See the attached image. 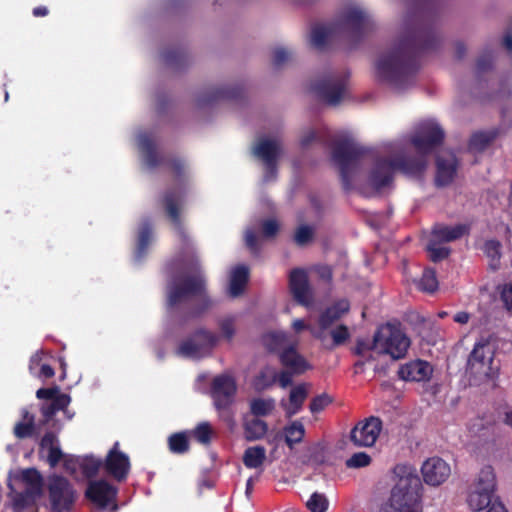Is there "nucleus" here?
Instances as JSON below:
<instances>
[{
  "instance_id": "obj_42",
  "label": "nucleus",
  "mask_w": 512,
  "mask_h": 512,
  "mask_svg": "<svg viewBox=\"0 0 512 512\" xmlns=\"http://www.w3.org/2000/svg\"><path fill=\"white\" fill-rule=\"evenodd\" d=\"M77 463L82 474L87 478L96 476L102 464L99 459L93 456L80 458V460H77Z\"/></svg>"
},
{
  "instance_id": "obj_28",
  "label": "nucleus",
  "mask_w": 512,
  "mask_h": 512,
  "mask_svg": "<svg viewBox=\"0 0 512 512\" xmlns=\"http://www.w3.org/2000/svg\"><path fill=\"white\" fill-rule=\"evenodd\" d=\"M468 233L469 227L465 224H457L455 226L436 224L432 229L431 237L441 243H444L460 239Z\"/></svg>"
},
{
  "instance_id": "obj_57",
  "label": "nucleus",
  "mask_w": 512,
  "mask_h": 512,
  "mask_svg": "<svg viewBox=\"0 0 512 512\" xmlns=\"http://www.w3.org/2000/svg\"><path fill=\"white\" fill-rule=\"evenodd\" d=\"M294 375H296V373L286 368L279 372L275 370L276 383H278L281 388H287L292 384Z\"/></svg>"
},
{
  "instance_id": "obj_63",
  "label": "nucleus",
  "mask_w": 512,
  "mask_h": 512,
  "mask_svg": "<svg viewBox=\"0 0 512 512\" xmlns=\"http://www.w3.org/2000/svg\"><path fill=\"white\" fill-rule=\"evenodd\" d=\"M315 271L319 278L326 282H330L333 277V271L332 268L329 265H318L315 268Z\"/></svg>"
},
{
  "instance_id": "obj_48",
  "label": "nucleus",
  "mask_w": 512,
  "mask_h": 512,
  "mask_svg": "<svg viewBox=\"0 0 512 512\" xmlns=\"http://www.w3.org/2000/svg\"><path fill=\"white\" fill-rule=\"evenodd\" d=\"M306 506L311 512H325L328 509V500L324 494L314 492Z\"/></svg>"
},
{
  "instance_id": "obj_53",
  "label": "nucleus",
  "mask_w": 512,
  "mask_h": 512,
  "mask_svg": "<svg viewBox=\"0 0 512 512\" xmlns=\"http://www.w3.org/2000/svg\"><path fill=\"white\" fill-rule=\"evenodd\" d=\"M340 318L338 312L328 307L319 317V326L321 329L326 330Z\"/></svg>"
},
{
  "instance_id": "obj_30",
  "label": "nucleus",
  "mask_w": 512,
  "mask_h": 512,
  "mask_svg": "<svg viewBox=\"0 0 512 512\" xmlns=\"http://www.w3.org/2000/svg\"><path fill=\"white\" fill-rule=\"evenodd\" d=\"M307 396L308 392L305 384H299L291 389L289 394V403L284 404L282 402L281 404L287 418H291L302 409Z\"/></svg>"
},
{
  "instance_id": "obj_35",
  "label": "nucleus",
  "mask_w": 512,
  "mask_h": 512,
  "mask_svg": "<svg viewBox=\"0 0 512 512\" xmlns=\"http://www.w3.org/2000/svg\"><path fill=\"white\" fill-rule=\"evenodd\" d=\"M244 436L247 441H255L262 439L268 431V425L265 421L259 418L245 420Z\"/></svg>"
},
{
  "instance_id": "obj_15",
  "label": "nucleus",
  "mask_w": 512,
  "mask_h": 512,
  "mask_svg": "<svg viewBox=\"0 0 512 512\" xmlns=\"http://www.w3.org/2000/svg\"><path fill=\"white\" fill-rule=\"evenodd\" d=\"M139 149L142 152L146 164L150 168H156L159 165L166 164L171 169L174 178L181 182L185 174L184 162L179 158L165 159L157 153L155 143L148 134L139 136Z\"/></svg>"
},
{
  "instance_id": "obj_39",
  "label": "nucleus",
  "mask_w": 512,
  "mask_h": 512,
  "mask_svg": "<svg viewBox=\"0 0 512 512\" xmlns=\"http://www.w3.org/2000/svg\"><path fill=\"white\" fill-rule=\"evenodd\" d=\"M284 434L285 443L292 449L295 444L302 442L305 436L304 425L300 421L295 420L284 427Z\"/></svg>"
},
{
  "instance_id": "obj_45",
  "label": "nucleus",
  "mask_w": 512,
  "mask_h": 512,
  "mask_svg": "<svg viewBox=\"0 0 512 512\" xmlns=\"http://www.w3.org/2000/svg\"><path fill=\"white\" fill-rule=\"evenodd\" d=\"M440 244H441V242L433 239L432 237L430 238V240L427 244V251L429 253V258L431 261H433L435 263L446 259L451 252L450 248L443 247Z\"/></svg>"
},
{
  "instance_id": "obj_1",
  "label": "nucleus",
  "mask_w": 512,
  "mask_h": 512,
  "mask_svg": "<svg viewBox=\"0 0 512 512\" xmlns=\"http://www.w3.org/2000/svg\"><path fill=\"white\" fill-rule=\"evenodd\" d=\"M440 44L435 24L424 13L409 15L405 32L397 46L376 62L379 81L397 91H403L415 83L423 53L435 50Z\"/></svg>"
},
{
  "instance_id": "obj_56",
  "label": "nucleus",
  "mask_w": 512,
  "mask_h": 512,
  "mask_svg": "<svg viewBox=\"0 0 512 512\" xmlns=\"http://www.w3.org/2000/svg\"><path fill=\"white\" fill-rule=\"evenodd\" d=\"M219 327L222 333V336L227 340L231 341L235 335V324L234 319L232 317H227L222 319L219 322Z\"/></svg>"
},
{
  "instance_id": "obj_40",
  "label": "nucleus",
  "mask_w": 512,
  "mask_h": 512,
  "mask_svg": "<svg viewBox=\"0 0 512 512\" xmlns=\"http://www.w3.org/2000/svg\"><path fill=\"white\" fill-rule=\"evenodd\" d=\"M39 494L32 493L29 490L15 492L12 496L14 512H22L26 508H34L36 497Z\"/></svg>"
},
{
  "instance_id": "obj_31",
  "label": "nucleus",
  "mask_w": 512,
  "mask_h": 512,
  "mask_svg": "<svg viewBox=\"0 0 512 512\" xmlns=\"http://www.w3.org/2000/svg\"><path fill=\"white\" fill-rule=\"evenodd\" d=\"M261 343L268 352L276 353L278 356L280 355L281 351L291 345L288 343L287 334L277 331L263 334L261 337Z\"/></svg>"
},
{
  "instance_id": "obj_13",
  "label": "nucleus",
  "mask_w": 512,
  "mask_h": 512,
  "mask_svg": "<svg viewBox=\"0 0 512 512\" xmlns=\"http://www.w3.org/2000/svg\"><path fill=\"white\" fill-rule=\"evenodd\" d=\"M36 397L41 400H48V402H43L40 406L43 416L42 424L49 423L59 411H63L67 419H72L73 414H69L67 410L71 403V397L68 394L61 393L59 386L54 385L49 388H40L36 391Z\"/></svg>"
},
{
  "instance_id": "obj_46",
  "label": "nucleus",
  "mask_w": 512,
  "mask_h": 512,
  "mask_svg": "<svg viewBox=\"0 0 512 512\" xmlns=\"http://www.w3.org/2000/svg\"><path fill=\"white\" fill-rule=\"evenodd\" d=\"M273 409L274 400L272 399L257 398L250 403V411L256 418L269 415Z\"/></svg>"
},
{
  "instance_id": "obj_10",
  "label": "nucleus",
  "mask_w": 512,
  "mask_h": 512,
  "mask_svg": "<svg viewBox=\"0 0 512 512\" xmlns=\"http://www.w3.org/2000/svg\"><path fill=\"white\" fill-rule=\"evenodd\" d=\"M184 196L185 192L182 188H169L163 193L160 199V203L168 219L170 220L174 229L176 230L181 242L183 243V245L188 247L189 236L185 230L181 218V211L184 204Z\"/></svg>"
},
{
  "instance_id": "obj_37",
  "label": "nucleus",
  "mask_w": 512,
  "mask_h": 512,
  "mask_svg": "<svg viewBox=\"0 0 512 512\" xmlns=\"http://www.w3.org/2000/svg\"><path fill=\"white\" fill-rule=\"evenodd\" d=\"M266 459V450L263 446L248 447L243 455V463L249 469L262 466Z\"/></svg>"
},
{
  "instance_id": "obj_18",
  "label": "nucleus",
  "mask_w": 512,
  "mask_h": 512,
  "mask_svg": "<svg viewBox=\"0 0 512 512\" xmlns=\"http://www.w3.org/2000/svg\"><path fill=\"white\" fill-rule=\"evenodd\" d=\"M493 351L489 345L477 343L469 355L467 370L470 374L490 378L492 374Z\"/></svg>"
},
{
  "instance_id": "obj_55",
  "label": "nucleus",
  "mask_w": 512,
  "mask_h": 512,
  "mask_svg": "<svg viewBox=\"0 0 512 512\" xmlns=\"http://www.w3.org/2000/svg\"><path fill=\"white\" fill-rule=\"evenodd\" d=\"M331 336L335 346L344 344L350 337L348 327L346 325H338L331 331Z\"/></svg>"
},
{
  "instance_id": "obj_32",
  "label": "nucleus",
  "mask_w": 512,
  "mask_h": 512,
  "mask_svg": "<svg viewBox=\"0 0 512 512\" xmlns=\"http://www.w3.org/2000/svg\"><path fill=\"white\" fill-rule=\"evenodd\" d=\"M58 442L57 436L54 432L49 431L44 434L40 441V449L48 450V463L51 467H55L63 458V453L59 446L56 445Z\"/></svg>"
},
{
  "instance_id": "obj_33",
  "label": "nucleus",
  "mask_w": 512,
  "mask_h": 512,
  "mask_svg": "<svg viewBox=\"0 0 512 512\" xmlns=\"http://www.w3.org/2000/svg\"><path fill=\"white\" fill-rule=\"evenodd\" d=\"M153 227L150 219H144L138 230L137 247L135 251V257L141 259L147 252L148 246L152 239Z\"/></svg>"
},
{
  "instance_id": "obj_23",
  "label": "nucleus",
  "mask_w": 512,
  "mask_h": 512,
  "mask_svg": "<svg viewBox=\"0 0 512 512\" xmlns=\"http://www.w3.org/2000/svg\"><path fill=\"white\" fill-rule=\"evenodd\" d=\"M433 373L432 366L424 360L417 359L401 365L398 371L399 378L405 381H427Z\"/></svg>"
},
{
  "instance_id": "obj_34",
  "label": "nucleus",
  "mask_w": 512,
  "mask_h": 512,
  "mask_svg": "<svg viewBox=\"0 0 512 512\" xmlns=\"http://www.w3.org/2000/svg\"><path fill=\"white\" fill-rule=\"evenodd\" d=\"M249 280V270L246 266H237L231 275L229 292L233 297L241 295Z\"/></svg>"
},
{
  "instance_id": "obj_29",
  "label": "nucleus",
  "mask_w": 512,
  "mask_h": 512,
  "mask_svg": "<svg viewBox=\"0 0 512 512\" xmlns=\"http://www.w3.org/2000/svg\"><path fill=\"white\" fill-rule=\"evenodd\" d=\"M499 134V128H492L487 131H477L471 135L468 142V148L473 152H483L495 141Z\"/></svg>"
},
{
  "instance_id": "obj_47",
  "label": "nucleus",
  "mask_w": 512,
  "mask_h": 512,
  "mask_svg": "<svg viewBox=\"0 0 512 512\" xmlns=\"http://www.w3.org/2000/svg\"><path fill=\"white\" fill-rule=\"evenodd\" d=\"M192 437L203 445L211 443L213 430L208 422L199 423L191 432Z\"/></svg>"
},
{
  "instance_id": "obj_38",
  "label": "nucleus",
  "mask_w": 512,
  "mask_h": 512,
  "mask_svg": "<svg viewBox=\"0 0 512 512\" xmlns=\"http://www.w3.org/2000/svg\"><path fill=\"white\" fill-rule=\"evenodd\" d=\"M20 479L27 487L26 490L32 493L41 494L43 478L36 468H27L21 472Z\"/></svg>"
},
{
  "instance_id": "obj_41",
  "label": "nucleus",
  "mask_w": 512,
  "mask_h": 512,
  "mask_svg": "<svg viewBox=\"0 0 512 512\" xmlns=\"http://www.w3.org/2000/svg\"><path fill=\"white\" fill-rule=\"evenodd\" d=\"M168 445L171 452L176 454H184L189 451V440L185 432L172 434L168 438Z\"/></svg>"
},
{
  "instance_id": "obj_54",
  "label": "nucleus",
  "mask_w": 512,
  "mask_h": 512,
  "mask_svg": "<svg viewBox=\"0 0 512 512\" xmlns=\"http://www.w3.org/2000/svg\"><path fill=\"white\" fill-rule=\"evenodd\" d=\"M332 402V399L327 394H321L314 397L310 404L309 409L312 413H319L322 410L325 409L330 403Z\"/></svg>"
},
{
  "instance_id": "obj_8",
  "label": "nucleus",
  "mask_w": 512,
  "mask_h": 512,
  "mask_svg": "<svg viewBox=\"0 0 512 512\" xmlns=\"http://www.w3.org/2000/svg\"><path fill=\"white\" fill-rule=\"evenodd\" d=\"M236 391V382L229 375H219L212 380L211 397L214 406L230 428L235 425L234 414L231 412L230 406L234 402Z\"/></svg>"
},
{
  "instance_id": "obj_51",
  "label": "nucleus",
  "mask_w": 512,
  "mask_h": 512,
  "mask_svg": "<svg viewBox=\"0 0 512 512\" xmlns=\"http://www.w3.org/2000/svg\"><path fill=\"white\" fill-rule=\"evenodd\" d=\"M36 424L31 422H17L14 426V435L19 439H25L34 435Z\"/></svg>"
},
{
  "instance_id": "obj_3",
  "label": "nucleus",
  "mask_w": 512,
  "mask_h": 512,
  "mask_svg": "<svg viewBox=\"0 0 512 512\" xmlns=\"http://www.w3.org/2000/svg\"><path fill=\"white\" fill-rule=\"evenodd\" d=\"M371 17L362 9L356 6L347 7L340 18L328 25L317 24L312 27L310 43L318 49L323 50L328 41L337 34H348L356 42L360 41L374 28Z\"/></svg>"
},
{
  "instance_id": "obj_12",
  "label": "nucleus",
  "mask_w": 512,
  "mask_h": 512,
  "mask_svg": "<svg viewBox=\"0 0 512 512\" xmlns=\"http://www.w3.org/2000/svg\"><path fill=\"white\" fill-rule=\"evenodd\" d=\"M346 86L347 76L330 73L313 82L310 86V90L321 101L328 105L335 106L338 105L344 97Z\"/></svg>"
},
{
  "instance_id": "obj_52",
  "label": "nucleus",
  "mask_w": 512,
  "mask_h": 512,
  "mask_svg": "<svg viewBox=\"0 0 512 512\" xmlns=\"http://www.w3.org/2000/svg\"><path fill=\"white\" fill-rule=\"evenodd\" d=\"M371 463V457L365 452L354 453L349 459L346 460L348 468H362Z\"/></svg>"
},
{
  "instance_id": "obj_17",
  "label": "nucleus",
  "mask_w": 512,
  "mask_h": 512,
  "mask_svg": "<svg viewBox=\"0 0 512 512\" xmlns=\"http://www.w3.org/2000/svg\"><path fill=\"white\" fill-rule=\"evenodd\" d=\"M382 420L370 416L358 422L350 432V440L358 447H371L377 441L382 430Z\"/></svg>"
},
{
  "instance_id": "obj_62",
  "label": "nucleus",
  "mask_w": 512,
  "mask_h": 512,
  "mask_svg": "<svg viewBox=\"0 0 512 512\" xmlns=\"http://www.w3.org/2000/svg\"><path fill=\"white\" fill-rule=\"evenodd\" d=\"M478 73H483L492 68V57L490 55L481 56L476 63Z\"/></svg>"
},
{
  "instance_id": "obj_14",
  "label": "nucleus",
  "mask_w": 512,
  "mask_h": 512,
  "mask_svg": "<svg viewBox=\"0 0 512 512\" xmlns=\"http://www.w3.org/2000/svg\"><path fill=\"white\" fill-rule=\"evenodd\" d=\"M48 493L53 512H69L75 502L76 492L73 485L63 476L49 478Z\"/></svg>"
},
{
  "instance_id": "obj_6",
  "label": "nucleus",
  "mask_w": 512,
  "mask_h": 512,
  "mask_svg": "<svg viewBox=\"0 0 512 512\" xmlns=\"http://www.w3.org/2000/svg\"><path fill=\"white\" fill-rule=\"evenodd\" d=\"M369 153L368 148L349 137L333 142L331 157L339 169L342 187L345 191H350L353 188V176L360 169L361 160Z\"/></svg>"
},
{
  "instance_id": "obj_27",
  "label": "nucleus",
  "mask_w": 512,
  "mask_h": 512,
  "mask_svg": "<svg viewBox=\"0 0 512 512\" xmlns=\"http://www.w3.org/2000/svg\"><path fill=\"white\" fill-rule=\"evenodd\" d=\"M458 162L454 154L449 158L437 157L435 183L439 187L449 185L457 172Z\"/></svg>"
},
{
  "instance_id": "obj_50",
  "label": "nucleus",
  "mask_w": 512,
  "mask_h": 512,
  "mask_svg": "<svg viewBox=\"0 0 512 512\" xmlns=\"http://www.w3.org/2000/svg\"><path fill=\"white\" fill-rule=\"evenodd\" d=\"M313 229L308 225H302L297 228L295 235H294V241L299 246H304L312 241L313 239Z\"/></svg>"
},
{
  "instance_id": "obj_22",
  "label": "nucleus",
  "mask_w": 512,
  "mask_h": 512,
  "mask_svg": "<svg viewBox=\"0 0 512 512\" xmlns=\"http://www.w3.org/2000/svg\"><path fill=\"white\" fill-rule=\"evenodd\" d=\"M280 152L281 147L278 142L267 138L260 139L253 148V154L264 162L268 171L273 175L276 174Z\"/></svg>"
},
{
  "instance_id": "obj_7",
  "label": "nucleus",
  "mask_w": 512,
  "mask_h": 512,
  "mask_svg": "<svg viewBox=\"0 0 512 512\" xmlns=\"http://www.w3.org/2000/svg\"><path fill=\"white\" fill-rule=\"evenodd\" d=\"M410 346V339L399 328L389 323L379 327L373 336V347L394 360L403 358Z\"/></svg>"
},
{
  "instance_id": "obj_61",
  "label": "nucleus",
  "mask_w": 512,
  "mask_h": 512,
  "mask_svg": "<svg viewBox=\"0 0 512 512\" xmlns=\"http://www.w3.org/2000/svg\"><path fill=\"white\" fill-rule=\"evenodd\" d=\"M245 243L246 246L251 250V252L255 254L259 252L258 237L253 231L246 232Z\"/></svg>"
},
{
  "instance_id": "obj_25",
  "label": "nucleus",
  "mask_w": 512,
  "mask_h": 512,
  "mask_svg": "<svg viewBox=\"0 0 512 512\" xmlns=\"http://www.w3.org/2000/svg\"><path fill=\"white\" fill-rule=\"evenodd\" d=\"M279 361L284 368L296 375H301L311 369L309 362L297 351L294 344L280 352Z\"/></svg>"
},
{
  "instance_id": "obj_26",
  "label": "nucleus",
  "mask_w": 512,
  "mask_h": 512,
  "mask_svg": "<svg viewBox=\"0 0 512 512\" xmlns=\"http://www.w3.org/2000/svg\"><path fill=\"white\" fill-rule=\"evenodd\" d=\"M243 87L236 85L233 87H213L203 93L199 99V105H208L219 100H237L242 98Z\"/></svg>"
},
{
  "instance_id": "obj_19",
  "label": "nucleus",
  "mask_w": 512,
  "mask_h": 512,
  "mask_svg": "<svg viewBox=\"0 0 512 512\" xmlns=\"http://www.w3.org/2000/svg\"><path fill=\"white\" fill-rule=\"evenodd\" d=\"M421 473L427 485L437 487L449 478L451 469L442 458L431 457L422 464Z\"/></svg>"
},
{
  "instance_id": "obj_11",
  "label": "nucleus",
  "mask_w": 512,
  "mask_h": 512,
  "mask_svg": "<svg viewBox=\"0 0 512 512\" xmlns=\"http://www.w3.org/2000/svg\"><path fill=\"white\" fill-rule=\"evenodd\" d=\"M444 138L445 132L436 122L421 123L411 137V143L418 152L416 157H423L427 162V155L442 145Z\"/></svg>"
},
{
  "instance_id": "obj_5",
  "label": "nucleus",
  "mask_w": 512,
  "mask_h": 512,
  "mask_svg": "<svg viewBox=\"0 0 512 512\" xmlns=\"http://www.w3.org/2000/svg\"><path fill=\"white\" fill-rule=\"evenodd\" d=\"M191 264L192 269L196 272L195 275L186 276L180 282H173L168 285L167 307L172 309L192 296H201L200 306L191 312L193 317H197L211 306V301L206 295V280L200 271L199 260L194 254L192 255Z\"/></svg>"
},
{
  "instance_id": "obj_43",
  "label": "nucleus",
  "mask_w": 512,
  "mask_h": 512,
  "mask_svg": "<svg viewBox=\"0 0 512 512\" xmlns=\"http://www.w3.org/2000/svg\"><path fill=\"white\" fill-rule=\"evenodd\" d=\"M501 244L499 241L491 239L487 240L484 243V253L490 259V266L493 270L499 267V262L501 258Z\"/></svg>"
},
{
  "instance_id": "obj_64",
  "label": "nucleus",
  "mask_w": 512,
  "mask_h": 512,
  "mask_svg": "<svg viewBox=\"0 0 512 512\" xmlns=\"http://www.w3.org/2000/svg\"><path fill=\"white\" fill-rule=\"evenodd\" d=\"M369 350H375V348L373 347V342L369 343L366 342L365 340H357L356 346L353 351L355 355L364 356L365 353Z\"/></svg>"
},
{
  "instance_id": "obj_44",
  "label": "nucleus",
  "mask_w": 512,
  "mask_h": 512,
  "mask_svg": "<svg viewBox=\"0 0 512 512\" xmlns=\"http://www.w3.org/2000/svg\"><path fill=\"white\" fill-rule=\"evenodd\" d=\"M418 288L419 290L428 293H433L437 290L438 280L434 269L426 268L423 271L422 277L418 282Z\"/></svg>"
},
{
  "instance_id": "obj_49",
  "label": "nucleus",
  "mask_w": 512,
  "mask_h": 512,
  "mask_svg": "<svg viewBox=\"0 0 512 512\" xmlns=\"http://www.w3.org/2000/svg\"><path fill=\"white\" fill-rule=\"evenodd\" d=\"M275 369L269 366L264 367L261 369L259 374L256 377L257 384L261 388H268L273 386L276 383L275 378Z\"/></svg>"
},
{
  "instance_id": "obj_21",
  "label": "nucleus",
  "mask_w": 512,
  "mask_h": 512,
  "mask_svg": "<svg viewBox=\"0 0 512 512\" xmlns=\"http://www.w3.org/2000/svg\"><path fill=\"white\" fill-rule=\"evenodd\" d=\"M289 288L293 298L301 305L311 303L312 294L309 287L307 273L300 268H294L289 274Z\"/></svg>"
},
{
  "instance_id": "obj_60",
  "label": "nucleus",
  "mask_w": 512,
  "mask_h": 512,
  "mask_svg": "<svg viewBox=\"0 0 512 512\" xmlns=\"http://www.w3.org/2000/svg\"><path fill=\"white\" fill-rule=\"evenodd\" d=\"M501 300L508 310H512V282L505 284L500 294Z\"/></svg>"
},
{
  "instance_id": "obj_58",
  "label": "nucleus",
  "mask_w": 512,
  "mask_h": 512,
  "mask_svg": "<svg viewBox=\"0 0 512 512\" xmlns=\"http://www.w3.org/2000/svg\"><path fill=\"white\" fill-rule=\"evenodd\" d=\"M262 235L266 238H272L276 236L279 231V224L274 219H268L263 221L262 225Z\"/></svg>"
},
{
  "instance_id": "obj_9",
  "label": "nucleus",
  "mask_w": 512,
  "mask_h": 512,
  "mask_svg": "<svg viewBox=\"0 0 512 512\" xmlns=\"http://www.w3.org/2000/svg\"><path fill=\"white\" fill-rule=\"evenodd\" d=\"M496 487V476L492 466H485L481 469L476 489L468 496V505L473 511L489 509L497 497H494Z\"/></svg>"
},
{
  "instance_id": "obj_4",
  "label": "nucleus",
  "mask_w": 512,
  "mask_h": 512,
  "mask_svg": "<svg viewBox=\"0 0 512 512\" xmlns=\"http://www.w3.org/2000/svg\"><path fill=\"white\" fill-rule=\"evenodd\" d=\"M425 169L426 161L423 157L377 158L369 174V183L380 190L392 183L397 171L408 177H420Z\"/></svg>"
},
{
  "instance_id": "obj_20",
  "label": "nucleus",
  "mask_w": 512,
  "mask_h": 512,
  "mask_svg": "<svg viewBox=\"0 0 512 512\" xmlns=\"http://www.w3.org/2000/svg\"><path fill=\"white\" fill-rule=\"evenodd\" d=\"M119 443L115 442L113 448L108 452L105 460L106 471L117 481L125 480L130 471L129 457L118 450Z\"/></svg>"
},
{
  "instance_id": "obj_59",
  "label": "nucleus",
  "mask_w": 512,
  "mask_h": 512,
  "mask_svg": "<svg viewBox=\"0 0 512 512\" xmlns=\"http://www.w3.org/2000/svg\"><path fill=\"white\" fill-rule=\"evenodd\" d=\"M290 53L284 48H276L273 51L272 63L275 67H279L289 59Z\"/></svg>"
},
{
  "instance_id": "obj_36",
  "label": "nucleus",
  "mask_w": 512,
  "mask_h": 512,
  "mask_svg": "<svg viewBox=\"0 0 512 512\" xmlns=\"http://www.w3.org/2000/svg\"><path fill=\"white\" fill-rule=\"evenodd\" d=\"M164 63L174 69L184 67L189 60L187 52L183 48H170L162 53Z\"/></svg>"
},
{
  "instance_id": "obj_2",
  "label": "nucleus",
  "mask_w": 512,
  "mask_h": 512,
  "mask_svg": "<svg viewBox=\"0 0 512 512\" xmlns=\"http://www.w3.org/2000/svg\"><path fill=\"white\" fill-rule=\"evenodd\" d=\"M391 488L386 512H423V484L417 469L408 463L396 464L392 470Z\"/></svg>"
},
{
  "instance_id": "obj_24",
  "label": "nucleus",
  "mask_w": 512,
  "mask_h": 512,
  "mask_svg": "<svg viewBox=\"0 0 512 512\" xmlns=\"http://www.w3.org/2000/svg\"><path fill=\"white\" fill-rule=\"evenodd\" d=\"M117 490L105 480H97L89 483L86 497L93 503L106 507L115 498Z\"/></svg>"
},
{
  "instance_id": "obj_16",
  "label": "nucleus",
  "mask_w": 512,
  "mask_h": 512,
  "mask_svg": "<svg viewBox=\"0 0 512 512\" xmlns=\"http://www.w3.org/2000/svg\"><path fill=\"white\" fill-rule=\"evenodd\" d=\"M217 340L218 337L214 333L201 328L196 330L191 337L182 341L176 353L182 357L197 358L203 349L214 347Z\"/></svg>"
}]
</instances>
